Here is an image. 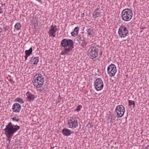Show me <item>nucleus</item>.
Masks as SVG:
<instances>
[{"instance_id":"f257e3e1","label":"nucleus","mask_w":149,"mask_h":149,"mask_svg":"<svg viewBox=\"0 0 149 149\" xmlns=\"http://www.w3.org/2000/svg\"><path fill=\"white\" fill-rule=\"evenodd\" d=\"M20 128V127L19 126L13 125L11 122H9L6 126V128L4 129V131L5 132L4 134L8 139V140L9 141V143L10 141V139Z\"/></svg>"},{"instance_id":"f03ea898","label":"nucleus","mask_w":149,"mask_h":149,"mask_svg":"<svg viewBox=\"0 0 149 149\" xmlns=\"http://www.w3.org/2000/svg\"><path fill=\"white\" fill-rule=\"evenodd\" d=\"M44 81V78L42 74H36L33 77V83L35 86L39 88L43 84Z\"/></svg>"},{"instance_id":"7ed1b4c3","label":"nucleus","mask_w":149,"mask_h":149,"mask_svg":"<svg viewBox=\"0 0 149 149\" xmlns=\"http://www.w3.org/2000/svg\"><path fill=\"white\" fill-rule=\"evenodd\" d=\"M133 15L132 10L129 8L124 9L121 13L122 19L125 21H130L132 19Z\"/></svg>"},{"instance_id":"20e7f679","label":"nucleus","mask_w":149,"mask_h":149,"mask_svg":"<svg viewBox=\"0 0 149 149\" xmlns=\"http://www.w3.org/2000/svg\"><path fill=\"white\" fill-rule=\"evenodd\" d=\"M99 49L94 46H91L88 50V54L89 57L91 59L96 58L98 54Z\"/></svg>"},{"instance_id":"39448f33","label":"nucleus","mask_w":149,"mask_h":149,"mask_svg":"<svg viewBox=\"0 0 149 149\" xmlns=\"http://www.w3.org/2000/svg\"><path fill=\"white\" fill-rule=\"evenodd\" d=\"M125 112L124 107L123 105H119L116 107L114 113L117 118H120L123 116Z\"/></svg>"},{"instance_id":"423d86ee","label":"nucleus","mask_w":149,"mask_h":149,"mask_svg":"<svg viewBox=\"0 0 149 149\" xmlns=\"http://www.w3.org/2000/svg\"><path fill=\"white\" fill-rule=\"evenodd\" d=\"M78 118L72 117L68 120V125L70 128L74 129L77 127L78 126Z\"/></svg>"},{"instance_id":"0eeeda50","label":"nucleus","mask_w":149,"mask_h":149,"mask_svg":"<svg viewBox=\"0 0 149 149\" xmlns=\"http://www.w3.org/2000/svg\"><path fill=\"white\" fill-rule=\"evenodd\" d=\"M118 32L119 36L121 38L125 37L129 34V31L127 28L123 25L120 27Z\"/></svg>"},{"instance_id":"6e6552de","label":"nucleus","mask_w":149,"mask_h":149,"mask_svg":"<svg viewBox=\"0 0 149 149\" xmlns=\"http://www.w3.org/2000/svg\"><path fill=\"white\" fill-rule=\"evenodd\" d=\"M61 45L64 47H74V42L71 39H64L61 41Z\"/></svg>"},{"instance_id":"1a4fd4ad","label":"nucleus","mask_w":149,"mask_h":149,"mask_svg":"<svg viewBox=\"0 0 149 149\" xmlns=\"http://www.w3.org/2000/svg\"><path fill=\"white\" fill-rule=\"evenodd\" d=\"M94 86L97 91L101 90L104 86V84L102 80L99 78L96 79L94 82Z\"/></svg>"},{"instance_id":"9d476101","label":"nucleus","mask_w":149,"mask_h":149,"mask_svg":"<svg viewBox=\"0 0 149 149\" xmlns=\"http://www.w3.org/2000/svg\"><path fill=\"white\" fill-rule=\"evenodd\" d=\"M107 71L111 77L114 76L117 72L116 66L114 64H111L108 67Z\"/></svg>"},{"instance_id":"9b49d317","label":"nucleus","mask_w":149,"mask_h":149,"mask_svg":"<svg viewBox=\"0 0 149 149\" xmlns=\"http://www.w3.org/2000/svg\"><path fill=\"white\" fill-rule=\"evenodd\" d=\"M12 109L13 112L19 113L21 109V106L19 104L16 103L13 105Z\"/></svg>"},{"instance_id":"f8f14e48","label":"nucleus","mask_w":149,"mask_h":149,"mask_svg":"<svg viewBox=\"0 0 149 149\" xmlns=\"http://www.w3.org/2000/svg\"><path fill=\"white\" fill-rule=\"evenodd\" d=\"M101 13V10H100L99 8L96 9L93 13V18L96 19L97 18L100 17Z\"/></svg>"},{"instance_id":"ddd939ff","label":"nucleus","mask_w":149,"mask_h":149,"mask_svg":"<svg viewBox=\"0 0 149 149\" xmlns=\"http://www.w3.org/2000/svg\"><path fill=\"white\" fill-rule=\"evenodd\" d=\"M56 27V25L54 26L52 25L50 26V29H49L48 33L49 35H51L53 36L54 37L55 36V35H54V33H55L56 32L57 29H55ZM51 36V35H50Z\"/></svg>"},{"instance_id":"4468645a","label":"nucleus","mask_w":149,"mask_h":149,"mask_svg":"<svg viewBox=\"0 0 149 149\" xmlns=\"http://www.w3.org/2000/svg\"><path fill=\"white\" fill-rule=\"evenodd\" d=\"M72 132L70 130L65 128L62 130V133L65 136H70Z\"/></svg>"},{"instance_id":"2eb2a0df","label":"nucleus","mask_w":149,"mask_h":149,"mask_svg":"<svg viewBox=\"0 0 149 149\" xmlns=\"http://www.w3.org/2000/svg\"><path fill=\"white\" fill-rule=\"evenodd\" d=\"M26 95L27 96V100H29V101H33L35 98V95L31 94V93L29 91H28L26 93Z\"/></svg>"},{"instance_id":"dca6fc26","label":"nucleus","mask_w":149,"mask_h":149,"mask_svg":"<svg viewBox=\"0 0 149 149\" xmlns=\"http://www.w3.org/2000/svg\"><path fill=\"white\" fill-rule=\"evenodd\" d=\"M74 47H68L65 48L61 52V54L63 55H67L70 51L72 50Z\"/></svg>"},{"instance_id":"f3484780","label":"nucleus","mask_w":149,"mask_h":149,"mask_svg":"<svg viewBox=\"0 0 149 149\" xmlns=\"http://www.w3.org/2000/svg\"><path fill=\"white\" fill-rule=\"evenodd\" d=\"M39 61V58L38 57H31L30 61L31 64L33 65H37Z\"/></svg>"},{"instance_id":"a211bd4d","label":"nucleus","mask_w":149,"mask_h":149,"mask_svg":"<svg viewBox=\"0 0 149 149\" xmlns=\"http://www.w3.org/2000/svg\"><path fill=\"white\" fill-rule=\"evenodd\" d=\"M79 30V27L78 26L75 27L74 29V31L71 33L72 36H76L78 33Z\"/></svg>"},{"instance_id":"6ab92c4d","label":"nucleus","mask_w":149,"mask_h":149,"mask_svg":"<svg viewBox=\"0 0 149 149\" xmlns=\"http://www.w3.org/2000/svg\"><path fill=\"white\" fill-rule=\"evenodd\" d=\"M115 117H113L110 114L108 117L107 120H108V123H114V121L115 120Z\"/></svg>"},{"instance_id":"aec40b11","label":"nucleus","mask_w":149,"mask_h":149,"mask_svg":"<svg viewBox=\"0 0 149 149\" xmlns=\"http://www.w3.org/2000/svg\"><path fill=\"white\" fill-rule=\"evenodd\" d=\"M81 42H80L79 43L81 44V46L83 48L85 47L87 45L88 43L87 41H86V40L85 39H83V40H81Z\"/></svg>"},{"instance_id":"412c9836","label":"nucleus","mask_w":149,"mask_h":149,"mask_svg":"<svg viewBox=\"0 0 149 149\" xmlns=\"http://www.w3.org/2000/svg\"><path fill=\"white\" fill-rule=\"evenodd\" d=\"M33 51V49L32 47H31L29 50H26L25 53L26 55L30 56L31 54H32Z\"/></svg>"},{"instance_id":"4be33fe9","label":"nucleus","mask_w":149,"mask_h":149,"mask_svg":"<svg viewBox=\"0 0 149 149\" xmlns=\"http://www.w3.org/2000/svg\"><path fill=\"white\" fill-rule=\"evenodd\" d=\"M15 102H18L20 104H23L24 102L22 99L21 98L18 97L15 99Z\"/></svg>"},{"instance_id":"5701e85b","label":"nucleus","mask_w":149,"mask_h":149,"mask_svg":"<svg viewBox=\"0 0 149 149\" xmlns=\"http://www.w3.org/2000/svg\"><path fill=\"white\" fill-rule=\"evenodd\" d=\"M22 26L20 23L19 22H17L16 23L14 26L15 28L17 30L20 29Z\"/></svg>"},{"instance_id":"b1692460","label":"nucleus","mask_w":149,"mask_h":149,"mask_svg":"<svg viewBox=\"0 0 149 149\" xmlns=\"http://www.w3.org/2000/svg\"><path fill=\"white\" fill-rule=\"evenodd\" d=\"M87 30L88 36H90L92 35L93 33V29L90 28L89 29H87Z\"/></svg>"},{"instance_id":"393cba45","label":"nucleus","mask_w":149,"mask_h":149,"mask_svg":"<svg viewBox=\"0 0 149 149\" xmlns=\"http://www.w3.org/2000/svg\"><path fill=\"white\" fill-rule=\"evenodd\" d=\"M128 102L129 105L130 106H131L132 105L133 106L132 107V108H134L135 107V103L134 101L131 100H129Z\"/></svg>"},{"instance_id":"a878e982","label":"nucleus","mask_w":149,"mask_h":149,"mask_svg":"<svg viewBox=\"0 0 149 149\" xmlns=\"http://www.w3.org/2000/svg\"><path fill=\"white\" fill-rule=\"evenodd\" d=\"M3 29H4V31L5 32L8 30L9 29V27L8 26H7L6 25L3 24Z\"/></svg>"},{"instance_id":"bb28decb","label":"nucleus","mask_w":149,"mask_h":149,"mask_svg":"<svg viewBox=\"0 0 149 149\" xmlns=\"http://www.w3.org/2000/svg\"><path fill=\"white\" fill-rule=\"evenodd\" d=\"M82 108V106L81 105H79L77 106V109L75 110V111L79 112L81 110V109Z\"/></svg>"},{"instance_id":"cd10ccee","label":"nucleus","mask_w":149,"mask_h":149,"mask_svg":"<svg viewBox=\"0 0 149 149\" xmlns=\"http://www.w3.org/2000/svg\"><path fill=\"white\" fill-rule=\"evenodd\" d=\"M12 119L13 121H16L18 122L19 120V118H17L15 116L12 118Z\"/></svg>"},{"instance_id":"c85d7f7f","label":"nucleus","mask_w":149,"mask_h":149,"mask_svg":"<svg viewBox=\"0 0 149 149\" xmlns=\"http://www.w3.org/2000/svg\"><path fill=\"white\" fill-rule=\"evenodd\" d=\"M93 126L92 124L91 123H89L87 124V126H88V127L89 128H90Z\"/></svg>"},{"instance_id":"c756f323","label":"nucleus","mask_w":149,"mask_h":149,"mask_svg":"<svg viewBox=\"0 0 149 149\" xmlns=\"http://www.w3.org/2000/svg\"><path fill=\"white\" fill-rule=\"evenodd\" d=\"M29 56H28V55H26H26L25 56V61H26V60L27 59V58Z\"/></svg>"},{"instance_id":"7c9ffc66","label":"nucleus","mask_w":149,"mask_h":149,"mask_svg":"<svg viewBox=\"0 0 149 149\" xmlns=\"http://www.w3.org/2000/svg\"><path fill=\"white\" fill-rule=\"evenodd\" d=\"M3 13V11H2V9L1 8V7H0V14L1 13Z\"/></svg>"},{"instance_id":"2f4dec72","label":"nucleus","mask_w":149,"mask_h":149,"mask_svg":"<svg viewBox=\"0 0 149 149\" xmlns=\"http://www.w3.org/2000/svg\"><path fill=\"white\" fill-rule=\"evenodd\" d=\"M79 40H78V39L77 40V41H79V40H80V41H81V40H83V39H82V38L80 36L79 37Z\"/></svg>"},{"instance_id":"473e14b6","label":"nucleus","mask_w":149,"mask_h":149,"mask_svg":"<svg viewBox=\"0 0 149 149\" xmlns=\"http://www.w3.org/2000/svg\"><path fill=\"white\" fill-rule=\"evenodd\" d=\"M2 31V29L0 27V36H1V33Z\"/></svg>"},{"instance_id":"72a5a7b5","label":"nucleus","mask_w":149,"mask_h":149,"mask_svg":"<svg viewBox=\"0 0 149 149\" xmlns=\"http://www.w3.org/2000/svg\"><path fill=\"white\" fill-rule=\"evenodd\" d=\"M10 80L11 81V84H13L14 82V81L13 80V79H10Z\"/></svg>"},{"instance_id":"f704fd0d","label":"nucleus","mask_w":149,"mask_h":149,"mask_svg":"<svg viewBox=\"0 0 149 149\" xmlns=\"http://www.w3.org/2000/svg\"><path fill=\"white\" fill-rule=\"evenodd\" d=\"M84 13H83L81 14V17H84Z\"/></svg>"},{"instance_id":"c9c22d12","label":"nucleus","mask_w":149,"mask_h":149,"mask_svg":"<svg viewBox=\"0 0 149 149\" xmlns=\"http://www.w3.org/2000/svg\"><path fill=\"white\" fill-rule=\"evenodd\" d=\"M145 149H149V145L147 146Z\"/></svg>"},{"instance_id":"e433bc0d","label":"nucleus","mask_w":149,"mask_h":149,"mask_svg":"<svg viewBox=\"0 0 149 149\" xmlns=\"http://www.w3.org/2000/svg\"><path fill=\"white\" fill-rule=\"evenodd\" d=\"M54 147H52V146L51 147V149H53V148H54Z\"/></svg>"},{"instance_id":"4c0bfd02","label":"nucleus","mask_w":149,"mask_h":149,"mask_svg":"<svg viewBox=\"0 0 149 149\" xmlns=\"http://www.w3.org/2000/svg\"><path fill=\"white\" fill-rule=\"evenodd\" d=\"M141 29H144V28L143 27H142L141 28Z\"/></svg>"}]
</instances>
